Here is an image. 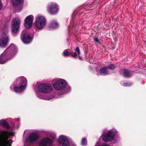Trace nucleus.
<instances>
[{"label":"nucleus","instance_id":"nucleus-1","mask_svg":"<svg viewBox=\"0 0 146 146\" xmlns=\"http://www.w3.org/2000/svg\"><path fill=\"white\" fill-rule=\"evenodd\" d=\"M54 88L57 90H64L66 91L70 90V87L67 85L65 80L61 79L53 80L52 81Z\"/></svg>","mask_w":146,"mask_h":146},{"label":"nucleus","instance_id":"nucleus-2","mask_svg":"<svg viewBox=\"0 0 146 146\" xmlns=\"http://www.w3.org/2000/svg\"><path fill=\"white\" fill-rule=\"evenodd\" d=\"M27 83V80L24 77L21 76L18 78L14 88V91L17 92H22L25 89Z\"/></svg>","mask_w":146,"mask_h":146},{"label":"nucleus","instance_id":"nucleus-3","mask_svg":"<svg viewBox=\"0 0 146 146\" xmlns=\"http://www.w3.org/2000/svg\"><path fill=\"white\" fill-rule=\"evenodd\" d=\"M11 135L10 133L6 131H3L0 134V146H11V140H8Z\"/></svg>","mask_w":146,"mask_h":146},{"label":"nucleus","instance_id":"nucleus-4","mask_svg":"<svg viewBox=\"0 0 146 146\" xmlns=\"http://www.w3.org/2000/svg\"><path fill=\"white\" fill-rule=\"evenodd\" d=\"M52 88L51 85L45 83H41L38 84L37 87V90L39 92L44 93H48L51 92Z\"/></svg>","mask_w":146,"mask_h":146},{"label":"nucleus","instance_id":"nucleus-5","mask_svg":"<svg viewBox=\"0 0 146 146\" xmlns=\"http://www.w3.org/2000/svg\"><path fill=\"white\" fill-rule=\"evenodd\" d=\"M46 19L43 17L39 15L37 16L36 18L35 22L36 27L38 29H43L45 26Z\"/></svg>","mask_w":146,"mask_h":146},{"label":"nucleus","instance_id":"nucleus-6","mask_svg":"<svg viewBox=\"0 0 146 146\" xmlns=\"http://www.w3.org/2000/svg\"><path fill=\"white\" fill-rule=\"evenodd\" d=\"M17 49L13 44H11L4 51V54L6 53L9 56V59L14 56L16 54Z\"/></svg>","mask_w":146,"mask_h":146},{"label":"nucleus","instance_id":"nucleus-7","mask_svg":"<svg viewBox=\"0 0 146 146\" xmlns=\"http://www.w3.org/2000/svg\"><path fill=\"white\" fill-rule=\"evenodd\" d=\"M20 24L19 19L17 18L14 19L12 21V31L13 33H16L18 31Z\"/></svg>","mask_w":146,"mask_h":146},{"label":"nucleus","instance_id":"nucleus-8","mask_svg":"<svg viewBox=\"0 0 146 146\" xmlns=\"http://www.w3.org/2000/svg\"><path fill=\"white\" fill-rule=\"evenodd\" d=\"M47 11L51 14H56L58 11V6L55 3H50L48 6Z\"/></svg>","mask_w":146,"mask_h":146},{"label":"nucleus","instance_id":"nucleus-9","mask_svg":"<svg viewBox=\"0 0 146 146\" xmlns=\"http://www.w3.org/2000/svg\"><path fill=\"white\" fill-rule=\"evenodd\" d=\"M21 38L23 41L26 44L30 43L32 40L31 37L27 33V31L26 30L23 31L21 34Z\"/></svg>","mask_w":146,"mask_h":146},{"label":"nucleus","instance_id":"nucleus-10","mask_svg":"<svg viewBox=\"0 0 146 146\" xmlns=\"http://www.w3.org/2000/svg\"><path fill=\"white\" fill-rule=\"evenodd\" d=\"M58 142L62 146H70L68 139L64 135H61L59 136Z\"/></svg>","mask_w":146,"mask_h":146},{"label":"nucleus","instance_id":"nucleus-11","mask_svg":"<svg viewBox=\"0 0 146 146\" xmlns=\"http://www.w3.org/2000/svg\"><path fill=\"white\" fill-rule=\"evenodd\" d=\"M115 132V131H110L106 134L103 137V140L106 142H108L114 139Z\"/></svg>","mask_w":146,"mask_h":146},{"label":"nucleus","instance_id":"nucleus-12","mask_svg":"<svg viewBox=\"0 0 146 146\" xmlns=\"http://www.w3.org/2000/svg\"><path fill=\"white\" fill-rule=\"evenodd\" d=\"M8 41V37L7 35L3 33L0 38V46L1 47H5L7 45Z\"/></svg>","mask_w":146,"mask_h":146},{"label":"nucleus","instance_id":"nucleus-13","mask_svg":"<svg viewBox=\"0 0 146 146\" xmlns=\"http://www.w3.org/2000/svg\"><path fill=\"white\" fill-rule=\"evenodd\" d=\"M34 20V17L32 15H29L25 19V25L27 29H29L32 26Z\"/></svg>","mask_w":146,"mask_h":146},{"label":"nucleus","instance_id":"nucleus-14","mask_svg":"<svg viewBox=\"0 0 146 146\" xmlns=\"http://www.w3.org/2000/svg\"><path fill=\"white\" fill-rule=\"evenodd\" d=\"M76 50L77 52V54L76 52L70 53L69 52L68 50H65L64 52V55L65 56H67L70 55L72 57L76 58L77 57L80 58V57L79 55L80 54V52L78 47H76Z\"/></svg>","mask_w":146,"mask_h":146},{"label":"nucleus","instance_id":"nucleus-15","mask_svg":"<svg viewBox=\"0 0 146 146\" xmlns=\"http://www.w3.org/2000/svg\"><path fill=\"white\" fill-rule=\"evenodd\" d=\"M39 138L38 134L35 133H33L30 134L26 139V141L32 143L36 141Z\"/></svg>","mask_w":146,"mask_h":146},{"label":"nucleus","instance_id":"nucleus-16","mask_svg":"<svg viewBox=\"0 0 146 146\" xmlns=\"http://www.w3.org/2000/svg\"><path fill=\"white\" fill-rule=\"evenodd\" d=\"M52 141L48 138H45L42 139L39 143V146H51Z\"/></svg>","mask_w":146,"mask_h":146},{"label":"nucleus","instance_id":"nucleus-17","mask_svg":"<svg viewBox=\"0 0 146 146\" xmlns=\"http://www.w3.org/2000/svg\"><path fill=\"white\" fill-rule=\"evenodd\" d=\"M8 56H8L6 53L4 54V52L2 54L0 57V64H3L5 63L7 61V58L9 59Z\"/></svg>","mask_w":146,"mask_h":146},{"label":"nucleus","instance_id":"nucleus-18","mask_svg":"<svg viewBox=\"0 0 146 146\" xmlns=\"http://www.w3.org/2000/svg\"><path fill=\"white\" fill-rule=\"evenodd\" d=\"M0 125L3 127L7 129H9L10 128L9 126L6 121L3 119L0 120Z\"/></svg>","mask_w":146,"mask_h":146},{"label":"nucleus","instance_id":"nucleus-19","mask_svg":"<svg viewBox=\"0 0 146 146\" xmlns=\"http://www.w3.org/2000/svg\"><path fill=\"white\" fill-rule=\"evenodd\" d=\"M58 24L55 21H53L51 22L49 25L50 29H56L58 27Z\"/></svg>","mask_w":146,"mask_h":146},{"label":"nucleus","instance_id":"nucleus-20","mask_svg":"<svg viewBox=\"0 0 146 146\" xmlns=\"http://www.w3.org/2000/svg\"><path fill=\"white\" fill-rule=\"evenodd\" d=\"M101 74L103 75H106L108 74L107 70V67H104L101 68L100 70Z\"/></svg>","mask_w":146,"mask_h":146},{"label":"nucleus","instance_id":"nucleus-21","mask_svg":"<svg viewBox=\"0 0 146 146\" xmlns=\"http://www.w3.org/2000/svg\"><path fill=\"white\" fill-rule=\"evenodd\" d=\"M38 97L40 99H42L46 100H49L51 99L50 97L48 96H45L42 95L41 94H37Z\"/></svg>","mask_w":146,"mask_h":146},{"label":"nucleus","instance_id":"nucleus-22","mask_svg":"<svg viewBox=\"0 0 146 146\" xmlns=\"http://www.w3.org/2000/svg\"><path fill=\"white\" fill-rule=\"evenodd\" d=\"M11 1L13 5L15 6L21 3L23 0H11Z\"/></svg>","mask_w":146,"mask_h":146},{"label":"nucleus","instance_id":"nucleus-23","mask_svg":"<svg viewBox=\"0 0 146 146\" xmlns=\"http://www.w3.org/2000/svg\"><path fill=\"white\" fill-rule=\"evenodd\" d=\"M123 74L124 76L126 77H129L131 76L129 71L126 70H124Z\"/></svg>","mask_w":146,"mask_h":146},{"label":"nucleus","instance_id":"nucleus-24","mask_svg":"<svg viewBox=\"0 0 146 146\" xmlns=\"http://www.w3.org/2000/svg\"><path fill=\"white\" fill-rule=\"evenodd\" d=\"M107 67V69L108 68L110 69H113L115 68V66L113 64H111L109 65Z\"/></svg>","mask_w":146,"mask_h":146},{"label":"nucleus","instance_id":"nucleus-25","mask_svg":"<svg viewBox=\"0 0 146 146\" xmlns=\"http://www.w3.org/2000/svg\"><path fill=\"white\" fill-rule=\"evenodd\" d=\"M87 142L86 139L85 138H83L82 140V145H85L87 144Z\"/></svg>","mask_w":146,"mask_h":146},{"label":"nucleus","instance_id":"nucleus-26","mask_svg":"<svg viewBox=\"0 0 146 146\" xmlns=\"http://www.w3.org/2000/svg\"><path fill=\"white\" fill-rule=\"evenodd\" d=\"M94 40L97 43H100V41L97 36H95L94 38Z\"/></svg>","mask_w":146,"mask_h":146},{"label":"nucleus","instance_id":"nucleus-27","mask_svg":"<svg viewBox=\"0 0 146 146\" xmlns=\"http://www.w3.org/2000/svg\"><path fill=\"white\" fill-rule=\"evenodd\" d=\"M100 146V144L99 143H97L95 146ZM102 146H110V145H103Z\"/></svg>","mask_w":146,"mask_h":146},{"label":"nucleus","instance_id":"nucleus-28","mask_svg":"<svg viewBox=\"0 0 146 146\" xmlns=\"http://www.w3.org/2000/svg\"><path fill=\"white\" fill-rule=\"evenodd\" d=\"M50 136L51 138H52V140H54L55 139L56 136L54 134H53L52 135H51Z\"/></svg>","mask_w":146,"mask_h":146},{"label":"nucleus","instance_id":"nucleus-29","mask_svg":"<svg viewBox=\"0 0 146 146\" xmlns=\"http://www.w3.org/2000/svg\"><path fill=\"white\" fill-rule=\"evenodd\" d=\"M131 85V83H123V85L125 86H130Z\"/></svg>","mask_w":146,"mask_h":146},{"label":"nucleus","instance_id":"nucleus-30","mask_svg":"<svg viewBox=\"0 0 146 146\" xmlns=\"http://www.w3.org/2000/svg\"><path fill=\"white\" fill-rule=\"evenodd\" d=\"M2 6V3L0 0V10L1 9Z\"/></svg>","mask_w":146,"mask_h":146},{"label":"nucleus","instance_id":"nucleus-31","mask_svg":"<svg viewBox=\"0 0 146 146\" xmlns=\"http://www.w3.org/2000/svg\"><path fill=\"white\" fill-rule=\"evenodd\" d=\"M70 146H76V145L74 143H72L70 145Z\"/></svg>","mask_w":146,"mask_h":146},{"label":"nucleus","instance_id":"nucleus-32","mask_svg":"<svg viewBox=\"0 0 146 146\" xmlns=\"http://www.w3.org/2000/svg\"><path fill=\"white\" fill-rule=\"evenodd\" d=\"M21 10H20L19 11H18V12H19V11H21Z\"/></svg>","mask_w":146,"mask_h":146}]
</instances>
